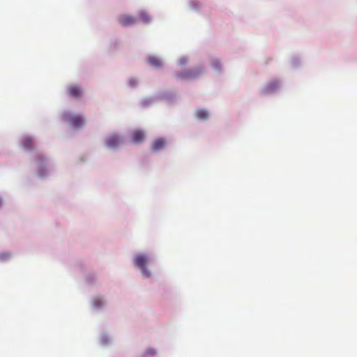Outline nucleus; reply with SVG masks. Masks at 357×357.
<instances>
[{
  "mask_svg": "<svg viewBox=\"0 0 357 357\" xmlns=\"http://www.w3.org/2000/svg\"><path fill=\"white\" fill-rule=\"evenodd\" d=\"M66 121L69 123L71 126L75 128L82 127L84 123V118L77 114H72L70 112H66L63 115Z\"/></svg>",
  "mask_w": 357,
  "mask_h": 357,
  "instance_id": "obj_1",
  "label": "nucleus"
},
{
  "mask_svg": "<svg viewBox=\"0 0 357 357\" xmlns=\"http://www.w3.org/2000/svg\"><path fill=\"white\" fill-rule=\"evenodd\" d=\"M149 261V258L144 255H138L134 259V264L139 268L144 277L149 278L151 275L150 272L146 268V264Z\"/></svg>",
  "mask_w": 357,
  "mask_h": 357,
  "instance_id": "obj_2",
  "label": "nucleus"
},
{
  "mask_svg": "<svg viewBox=\"0 0 357 357\" xmlns=\"http://www.w3.org/2000/svg\"><path fill=\"white\" fill-rule=\"evenodd\" d=\"M121 142V139L119 136L112 135L107 138L105 144L109 149H116L120 145Z\"/></svg>",
  "mask_w": 357,
  "mask_h": 357,
  "instance_id": "obj_3",
  "label": "nucleus"
},
{
  "mask_svg": "<svg viewBox=\"0 0 357 357\" xmlns=\"http://www.w3.org/2000/svg\"><path fill=\"white\" fill-rule=\"evenodd\" d=\"M67 91L69 96L74 98H80L83 94L80 86L75 84L70 85L67 89Z\"/></svg>",
  "mask_w": 357,
  "mask_h": 357,
  "instance_id": "obj_4",
  "label": "nucleus"
},
{
  "mask_svg": "<svg viewBox=\"0 0 357 357\" xmlns=\"http://www.w3.org/2000/svg\"><path fill=\"white\" fill-rule=\"evenodd\" d=\"M119 22L124 26H130L136 22L134 17L128 15H122L118 17Z\"/></svg>",
  "mask_w": 357,
  "mask_h": 357,
  "instance_id": "obj_5",
  "label": "nucleus"
},
{
  "mask_svg": "<svg viewBox=\"0 0 357 357\" xmlns=\"http://www.w3.org/2000/svg\"><path fill=\"white\" fill-rule=\"evenodd\" d=\"M130 138L133 143H141L144 139V133L141 130H135L130 133Z\"/></svg>",
  "mask_w": 357,
  "mask_h": 357,
  "instance_id": "obj_6",
  "label": "nucleus"
},
{
  "mask_svg": "<svg viewBox=\"0 0 357 357\" xmlns=\"http://www.w3.org/2000/svg\"><path fill=\"white\" fill-rule=\"evenodd\" d=\"M166 142L163 139H155L152 145H151V149L154 151H158L162 149H163L165 146Z\"/></svg>",
  "mask_w": 357,
  "mask_h": 357,
  "instance_id": "obj_7",
  "label": "nucleus"
},
{
  "mask_svg": "<svg viewBox=\"0 0 357 357\" xmlns=\"http://www.w3.org/2000/svg\"><path fill=\"white\" fill-rule=\"evenodd\" d=\"M22 145L26 150H30L33 147V141L31 138L26 137L22 140Z\"/></svg>",
  "mask_w": 357,
  "mask_h": 357,
  "instance_id": "obj_8",
  "label": "nucleus"
},
{
  "mask_svg": "<svg viewBox=\"0 0 357 357\" xmlns=\"http://www.w3.org/2000/svg\"><path fill=\"white\" fill-rule=\"evenodd\" d=\"M148 61L153 67H160L162 64L160 59L155 56H150Z\"/></svg>",
  "mask_w": 357,
  "mask_h": 357,
  "instance_id": "obj_9",
  "label": "nucleus"
},
{
  "mask_svg": "<svg viewBox=\"0 0 357 357\" xmlns=\"http://www.w3.org/2000/svg\"><path fill=\"white\" fill-rule=\"evenodd\" d=\"M196 116L201 120H205L208 117V113L205 109H199L196 112Z\"/></svg>",
  "mask_w": 357,
  "mask_h": 357,
  "instance_id": "obj_10",
  "label": "nucleus"
},
{
  "mask_svg": "<svg viewBox=\"0 0 357 357\" xmlns=\"http://www.w3.org/2000/svg\"><path fill=\"white\" fill-rule=\"evenodd\" d=\"M197 75V73H196L194 71H188V72L180 74L179 75H178V77L181 78V79H187V78H190V77H192V78L195 77Z\"/></svg>",
  "mask_w": 357,
  "mask_h": 357,
  "instance_id": "obj_11",
  "label": "nucleus"
},
{
  "mask_svg": "<svg viewBox=\"0 0 357 357\" xmlns=\"http://www.w3.org/2000/svg\"><path fill=\"white\" fill-rule=\"evenodd\" d=\"M139 16L140 20L144 22H148L150 20V17L148 14L144 11L140 12Z\"/></svg>",
  "mask_w": 357,
  "mask_h": 357,
  "instance_id": "obj_12",
  "label": "nucleus"
},
{
  "mask_svg": "<svg viewBox=\"0 0 357 357\" xmlns=\"http://www.w3.org/2000/svg\"><path fill=\"white\" fill-rule=\"evenodd\" d=\"M276 87H277V84L275 83H272L266 87V92H270Z\"/></svg>",
  "mask_w": 357,
  "mask_h": 357,
  "instance_id": "obj_13",
  "label": "nucleus"
},
{
  "mask_svg": "<svg viewBox=\"0 0 357 357\" xmlns=\"http://www.w3.org/2000/svg\"><path fill=\"white\" fill-rule=\"evenodd\" d=\"M213 68L215 69V70H218L220 67V63L218 61H213Z\"/></svg>",
  "mask_w": 357,
  "mask_h": 357,
  "instance_id": "obj_14",
  "label": "nucleus"
},
{
  "mask_svg": "<svg viewBox=\"0 0 357 357\" xmlns=\"http://www.w3.org/2000/svg\"><path fill=\"white\" fill-rule=\"evenodd\" d=\"M188 61V59L186 58H181L180 60H179V63L181 65H185Z\"/></svg>",
  "mask_w": 357,
  "mask_h": 357,
  "instance_id": "obj_15",
  "label": "nucleus"
}]
</instances>
